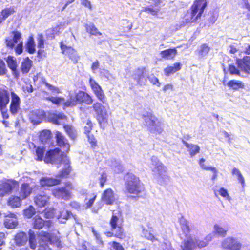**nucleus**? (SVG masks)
Here are the masks:
<instances>
[{"mask_svg": "<svg viewBox=\"0 0 250 250\" xmlns=\"http://www.w3.org/2000/svg\"><path fill=\"white\" fill-rule=\"evenodd\" d=\"M44 161L46 163L63 166L62 170L58 176L59 177H67L71 171L69 159L63 152L61 153L59 148H55L47 151L44 157Z\"/></svg>", "mask_w": 250, "mask_h": 250, "instance_id": "f257e3e1", "label": "nucleus"}, {"mask_svg": "<svg viewBox=\"0 0 250 250\" xmlns=\"http://www.w3.org/2000/svg\"><path fill=\"white\" fill-rule=\"evenodd\" d=\"M149 167L154 178L160 184H163L169 180L166 167L156 156H153L151 158Z\"/></svg>", "mask_w": 250, "mask_h": 250, "instance_id": "f03ea898", "label": "nucleus"}, {"mask_svg": "<svg viewBox=\"0 0 250 250\" xmlns=\"http://www.w3.org/2000/svg\"><path fill=\"white\" fill-rule=\"evenodd\" d=\"M92 102V98L87 93L81 90L78 92L71 91L69 92L68 100L64 103V107L74 106L82 103L89 105Z\"/></svg>", "mask_w": 250, "mask_h": 250, "instance_id": "7ed1b4c3", "label": "nucleus"}, {"mask_svg": "<svg viewBox=\"0 0 250 250\" xmlns=\"http://www.w3.org/2000/svg\"><path fill=\"white\" fill-rule=\"evenodd\" d=\"M208 0H196L191 7V11H188L185 16L187 23H192L200 18L207 6Z\"/></svg>", "mask_w": 250, "mask_h": 250, "instance_id": "20e7f679", "label": "nucleus"}, {"mask_svg": "<svg viewBox=\"0 0 250 250\" xmlns=\"http://www.w3.org/2000/svg\"><path fill=\"white\" fill-rule=\"evenodd\" d=\"M125 188L129 193L138 194L143 189L139 178L132 173L127 174L125 177Z\"/></svg>", "mask_w": 250, "mask_h": 250, "instance_id": "39448f33", "label": "nucleus"}, {"mask_svg": "<svg viewBox=\"0 0 250 250\" xmlns=\"http://www.w3.org/2000/svg\"><path fill=\"white\" fill-rule=\"evenodd\" d=\"M92 108L95 112L96 118L102 128H104L108 119V114L107 108L99 102H95L92 105Z\"/></svg>", "mask_w": 250, "mask_h": 250, "instance_id": "423d86ee", "label": "nucleus"}, {"mask_svg": "<svg viewBox=\"0 0 250 250\" xmlns=\"http://www.w3.org/2000/svg\"><path fill=\"white\" fill-rule=\"evenodd\" d=\"M123 220L119 212L113 213L110 221L111 230L115 236L120 238L123 236Z\"/></svg>", "mask_w": 250, "mask_h": 250, "instance_id": "0eeeda50", "label": "nucleus"}, {"mask_svg": "<svg viewBox=\"0 0 250 250\" xmlns=\"http://www.w3.org/2000/svg\"><path fill=\"white\" fill-rule=\"evenodd\" d=\"M146 125L152 132L160 134L163 131L162 123L151 113H146L143 116Z\"/></svg>", "mask_w": 250, "mask_h": 250, "instance_id": "6e6552de", "label": "nucleus"}, {"mask_svg": "<svg viewBox=\"0 0 250 250\" xmlns=\"http://www.w3.org/2000/svg\"><path fill=\"white\" fill-rule=\"evenodd\" d=\"M220 247L224 250H241L242 244L238 238L229 236L222 240Z\"/></svg>", "mask_w": 250, "mask_h": 250, "instance_id": "1a4fd4ad", "label": "nucleus"}, {"mask_svg": "<svg viewBox=\"0 0 250 250\" xmlns=\"http://www.w3.org/2000/svg\"><path fill=\"white\" fill-rule=\"evenodd\" d=\"M74 189L71 183H66L63 188H56L52 190V193L54 196L58 199L68 200L70 198L71 191Z\"/></svg>", "mask_w": 250, "mask_h": 250, "instance_id": "9d476101", "label": "nucleus"}, {"mask_svg": "<svg viewBox=\"0 0 250 250\" xmlns=\"http://www.w3.org/2000/svg\"><path fill=\"white\" fill-rule=\"evenodd\" d=\"M18 182L12 179H4L0 181V197L12 193L13 190L18 186Z\"/></svg>", "mask_w": 250, "mask_h": 250, "instance_id": "9b49d317", "label": "nucleus"}, {"mask_svg": "<svg viewBox=\"0 0 250 250\" xmlns=\"http://www.w3.org/2000/svg\"><path fill=\"white\" fill-rule=\"evenodd\" d=\"M39 236L41 237V241L43 243L53 244L57 247H60L62 245L60 237L58 236L42 231L40 233Z\"/></svg>", "mask_w": 250, "mask_h": 250, "instance_id": "f8f14e48", "label": "nucleus"}, {"mask_svg": "<svg viewBox=\"0 0 250 250\" xmlns=\"http://www.w3.org/2000/svg\"><path fill=\"white\" fill-rule=\"evenodd\" d=\"M89 84L97 99L103 103L105 104L106 99L101 86L91 78L89 79Z\"/></svg>", "mask_w": 250, "mask_h": 250, "instance_id": "ddd939ff", "label": "nucleus"}, {"mask_svg": "<svg viewBox=\"0 0 250 250\" xmlns=\"http://www.w3.org/2000/svg\"><path fill=\"white\" fill-rule=\"evenodd\" d=\"M61 48L62 53L67 56L74 63L78 62L79 57L76 51L73 48L64 44L63 42L61 43Z\"/></svg>", "mask_w": 250, "mask_h": 250, "instance_id": "4468645a", "label": "nucleus"}, {"mask_svg": "<svg viewBox=\"0 0 250 250\" xmlns=\"http://www.w3.org/2000/svg\"><path fill=\"white\" fill-rule=\"evenodd\" d=\"M11 102L10 105V111L13 115H16L20 110L21 99L13 91L11 92Z\"/></svg>", "mask_w": 250, "mask_h": 250, "instance_id": "2eb2a0df", "label": "nucleus"}, {"mask_svg": "<svg viewBox=\"0 0 250 250\" xmlns=\"http://www.w3.org/2000/svg\"><path fill=\"white\" fill-rule=\"evenodd\" d=\"M102 201L106 205H113L116 198L113 191L110 189L105 190L102 195Z\"/></svg>", "mask_w": 250, "mask_h": 250, "instance_id": "dca6fc26", "label": "nucleus"}, {"mask_svg": "<svg viewBox=\"0 0 250 250\" xmlns=\"http://www.w3.org/2000/svg\"><path fill=\"white\" fill-rule=\"evenodd\" d=\"M9 102V94L7 90L0 89V110L2 113L6 110L7 105Z\"/></svg>", "mask_w": 250, "mask_h": 250, "instance_id": "f3484780", "label": "nucleus"}, {"mask_svg": "<svg viewBox=\"0 0 250 250\" xmlns=\"http://www.w3.org/2000/svg\"><path fill=\"white\" fill-rule=\"evenodd\" d=\"M44 112L42 110L30 111L29 114V120L33 124H39L44 117Z\"/></svg>", "mask_w": 250, "mask_h": 250, "instance_id": "a211bd4d", "label": "nucleus"}, {"mask_svg": "<svg viewBox=\"0 0 250 250\" xmlns=\"http://www.w3.org/2000/svg\"><path fill=\"white\" fill-rule=\"evenodd\" d=\"M56 138L58 145L64 151L68 152L69 150L70 145L67 139L65 138L62 133L59 131H57L56 133Z\"/></svg>", "mask_w": 250, "mask_h": 250, "instance_id": "6ab92c4d", "label": "nucleus"}, {"mask_svg": "<svg viewBox=\"0 0 250 250\" xmlns=\"http://www.w3.org/2000/svg\"><path fill=\"white\" fill-rule=\"evenodd\" d=\"M4 225L6 228L9 229H14L18 225V221L16 215L12 213H9L5 215Z\"/></svg>", "mask_w": 250, "mask_h": 250, "instance_id": "aec40b11", "label": "nucleus"}, {"mask_svg": "<svg viewBox=\"0 0 250 250\" xmlns=\"http://www.w3.org/2000/svg\"><path fill=\"white\" fill-rule=\"evenodd\" d=\"M237 64L241 70L245 72L250 71V57L246 56L242 59L237 60Z\"/></svg>", "mask_w": 250, "mask_h": 250, "instance_id": "412c9836", "label": "nucleus"}, {"mask_svg": "<svg viewBox=\"0 0 250 250\" xmlns=\"http://www.w3.org/2000/svg\"><path fill=\"white\" fill-rule=\"evenodd\" d=\"M33 189V187L29 184L26 183L23 184L19 191V196L22 200L26 199L31 194Z\"/></svg>", "mask_w": 250, "mask_h": 250, "instance_id": "4be33fe9", "label": "nucleus"}, {"mask_svg": "<svg viewBox=\"0 0 250 250\" xmlns=\"http://www.w3.org/2000/svg\"><path fill=\"white\" fill-rule=\"evenodd\" d=\"M60 182V180L49 177H43L40 180V185L43 188L56 186Z\"/></svg>", "mask_w": 250, "mask_h": 250, "instance_id": "5701e85b", "label": "nucleus"}, {"mask_svg": "<svg viewBox=\"0 0 250 250\" xmlns=\"http://www.w3.org/2000/svg\"><path fill=\"white\" fill-rule=\"evenodd\" d=\"M49 197L44 193L37 195L34 198V202L37 206L42 208L45 207L48 203Z\"/></svg>", "mask_w": 250, "mask_h": 250, "instance_id": "b1692460", "label": "nucleus"}, {"mask_svg": "<svg viewBox=\"0 0 250 250\" xmlns=\"http://www.w3.org/2000/svg\"><path fill=\"white\" fill-rule=\"evenodd\" d=\"M27 241L28 237L26 233L22 231L17 233L14 237V242L18 246L24 245Z\"/></svg>", "mask_w": 250, "mask_h": 250, "instance_id": "393cba45", "label": "nucleus"}, {"mask_svg": "<svg viewBox=\"0 0 250 250\" xmlns=\"http://www.w3.org/2000/svg\"><path fill=\"white\" fill-rule=\"evenodd\" d=\"M51 223L50 221H44L40 217L36 216L34 218L33 226L35 229H40L43 226L49 227L51 226Z\"/></svg>", "mask_w": 250, "mask_h": 250, "instance_id": "a878e982", "label": "nucleus"}, {"mask_svg": "<svg viewBox=\"0 0 250 250\" xmlns=\"http://www.w3.org/2000/svg\"><path fill=\"white\" fill-rule=\"evenodd\" d=\"M177 53L175 48L168 49L160 52L161 56L162 58L167 60L173 59Z\"/></svg>", "mask_w": 250, "mask_h": 250, "instance_id": "bb28decb", "label": "nucleus"}, {"mask_svg": "<svg viewBox=\"0 0 250 250\" xmlns=\"http://www.w3.org/2000/svg\"><path fill=\"white\" fill-rule=\"evenodd\" d=\"M182 142L186 147L188 149V150L189 152L190 155L191 157H193L199 152L200 147L199 146L192 144H189L184 140L182 141Z\"/></svg>", "mask_w": 250, "mask_h": 250, "instance_id": "cd10ccee", "label": "nucleus"}, {"mask_svg": "<svg viewBox=\"0 0 250 250\" xmlns=\"http://www.w3.org/2000/svg\"><path fill=\"white\" fill-rule=\"evenodd\" d=\"M181 65L180 63H175L173 66H168L164 70V74L167 76L174 74L181 69Z\"/></svg>", "mask_w": 250, "mask_h": 250, "instance_id": "c85d7f7f", "label": "nucleus"}, {"mask_svg": "<svg viewBox=\"0 0 250 250\" xmlns=\"http://www.w3.org/2000/svg\"><path fill=\"white\" fill-rule=\"evenodd\" d=\"M22 199L20 196H11L8 201V205L12 208H18L21 205Z\"/></svg>", "mask_w": 250, "mask_h": 250, "instance_id": "c756f323", "label": "nucleus"}, {"mask_svg": "<svg viewBox=\"0 0 250 250\" xmlns=\"http://www.w3.org/2000/svg\"><path fill=\"white\" fill-rule=\"evenodd\" d=\"M209 50L210 47H209L206 44H202L198 48L197 50L199 58L200 59L206 58Z\"/></svg>", "mask_w": 250, "mask_h": 250, "instance_id": "7c9ffc66", "label": "nucleus"}, {"mask_svg": "<svg viewBox=\"0 0 250 250\" xmlns=\"http://www.w3.org/2000/svg\"><path fill=\"white\" fill-rule=\"evenodd\" d=\"M228 230L218 224L213 226V233L222 237H225L227 234Z\"/></svg>", "mask_w": 250, "mask_h": 250, "instance_id": "2f4dec72", "label": "nucleus"}, {"mask_svg": "<svg viewBox=\"0 0 250 250\" xmlns=\"http://www.w3.org/2000/svg\"><path fill=\"white\" fill-rule=\"evenodd\" d=\"M49 119L54 124L60 125L62 120L66 119V116L63 113L53 114L50 115Z\"/></svg>", "mask_w": 250, "mask_h": 250, "instance_id": "473e14b6", "label": "nucleus"}, {"mask_svg": "<svg viewBox=\"0 0 250 250\" xmlns=\"http://www.w3.org/2000/svg\"><path fill=\"white\" fill-rule=\"evenodd\" d=\"M32 61L30 60L28 57L23 60L21 63V69L23 73H27L31 66Z\"/></svg>", "mask_w": 250, "mask_h": 250, "instance_id": "72a5a7b5", "label": "nucleus"}, {"mask_svg": "<svg viewBox=\"0 0 250 250\" xmlns=\"http://www.w3.org/2000/svg\"><path fill=\"white\" fill-rule=\"evenodd\" d=\"M179 222L180 224L181 228L183 232L186 235H187L189 232V227L188 222L183 216H181L180 218H179Z\"/></svg>", "mask_w": 250, "mask_h": 250, "instance_id": "f704fd0d", "label": "nucleus"}, {"mask_svg": "<svg viewBox=\"0 0 250 250\" xmlns=\"http://www.w3.org/2000/svg\"><path fill=\"white\" fill-rule=\"evenodd\" d=\"M26 49L30 54H34L35 52V44L34 38L30 36L26 44Z\"/></svg>", "mask_w": 250, "mask_h": 250, "instance_id": "c9c22d12", "label": "nucleus"}, {"mask_svg": "<svg viewBox=\"0 0 250 250\" xmlns=\"http://www.w3.org/2000/svg\"><path fill=\"white\" fill-rule=\"evenodd\" d=\"M72 213L67 210L63 209L60 211L59 215H58V219L59 221L62 223H64L66 220L70 217Z\"/></svg>", "mask_w": 250, "mask_h": 250, "instance_id": "e433bc0d", "label": "nucleus"}, {"mask_svg": "<svg viewBox=\"0 0 250 250\" xmlns=\"http://www.w3.org/2000/svg\"><path fill=\"white\" fill-rule=\"evenodd\" d=\"M29 243L30 248L31 249L35 250L37 246V242L36 239V235L34 232L30 229L29 232Z\"/></svg>", "mask_w": 250, "mask_h": 250, "instance_id": "4c0bfd02", "label": "nucleus"}, {"mask_svg": "<svg viewBox=\"0 0 250 250\" xmlns=\"http://www.w3.org/2000/svg\"><path fill=\"white\" fill-rule=\"evenodd\" d=\"M232 174L237 177V180L241 184L242 187H244L245 186V179L240 171L238 168H234L232 169Z\"/></svg>", "mask_w": 250, "mask_h": 250, "instance_id": "58836bf2", "label": "nucleus"}, {"mask_svg": "<svg viewBox=\"0 0 250 250\" xmlns=\"http://www.w3.org/2000/svg\"><path fill=\"white\" fill-rule=\"evenodd\" d=\"M45 152V148L43 146H39L36 148L35 150V159L38 161H42L44 159V153Z\"/></svg>", "mask_w": 250, "mask_h": 250, "instance_id": "ea45409f", "label": "nucleus"}, {"mask_svg": "<svg viewBox=\"0 0 250 250\" xmlns=\"http://www.w3.org/2000/svg\"><path fill=\"white\" fill-rule=\"evenodd\" d=\"M51 135V133L49 130H44L40 133V140L42 143H46L50 140Z\"/></svg>", "mask_w": 250, "mask_h": 250, "instance_id": "a19ab883", "label": "nucleus"}, {"mask_svg": "<svg viewBox=\"0 0 250 250\" xmlns=\"http://www.w3.org/2000/svg\"><path fill=\"white\" fill-rule=\"evenodd\" d=\"M228 86L234 90H237L244 87V84L239 81L231 80L228 83Z\"/></svg>", "mask_w": 250, "mask_h": 250, "instance_id": "79ce46f5", "label": "nucleus"}, {"mask_svg": "<svg viewBox=\"0 0 250 250\" xmlns=\"http://www.w3.org/2000/svg\"><path fill=\"white\" fill-rule=\"evenodd\" d=\"M151 228L148 229L143 228L142 235L146 239L153 242L155 240H157V239L155 238L153 234L151 233Z\"/></svg>", "mask_w": 250, "mask_h": 250, "instance_id": "37998d69", "label": "nucleus"}, {"mask_svg": "<svg viewBox=\"0 0 250 250\" xmlns=\"http://www.w3.org/2000/svg\"><path fill=\"white\" fill-rule=\"evenodd\" d=\"M8 66L13 71L16 70L17 64L15 59L12 56H8L6 60Z\"/></svg>", "mask_w": 250, "mask_h": 250, "instance_id": "c03bdc74", "label": "nucleus"}, {"mask_svg": "<svg viewBox=\"0 0 250 250\" xmlns=\"http://www.w3.org/2000/svg\"><path fill=\"white\" fill-rule=\"evenodd\" d=\"M96 197L97 195L95 193L86 195V197L85 199V203L87 208H89L92 206Z\"/></svg>", "mask_w": 250, "mask_h": 250, "instance_id": "a18cd8bd", "label": "nucleus"}, {"mask_svg": "<svg viewBox=\"0 0 250 250\" xmlns=\"http://www.w3.org/2000/svg\"><path fill=\"white\" fill-rule=\"evenodd\" d=\"M85 28L87 32L89 33L91 35H101V33L98 31L97 28L93 23H90L89 24H86Z\"/></svg>", "mask_w": 250, "mask_h": 250, "instance_id": "49530a36", "label": "nucleus"}, {"mask_svg": "<svg viewBox=\"0 0 250 250\" xmlns=\"http://www.w3.org/2000/svg\"><path fill=\"white\" fill-rule=\"evenodd\" d=\"M158 8H153L150 6L144 7L141 10L140 13L145 12L146 13L150 14L153 16H156L159 11Z\"/></svg>", "mask_w": 250, "mask_h": 250, "instance_id": "de8ad7c7", "label": "nucleus"}, {"mask_svg": "<svg viewBox=\"0 0 250 250\" xmlns=\"http://www.w3.org/2000/svg\"><path fill=\"white\" fill-rule=\"evenodd\" d=\"M49 100L53 104L60 105L63 104V108L64 109L66 107H64V103L66 102L65 101L64 98L62 97H51L48 98Z\"/></svg>", "mask_w": 250, "mask_h": 250, "instance_id": "09e8293b", "label": "nucleus"}, {"mask_svg": "<svg viewBox=\"0 0 250 250\" xmlns=\"http://www.w3.org/2000/svg\"><path fill=\"white\" fill-rule=\"evenodd\" d=\"M64 128L69 136L74 139L76 137V132L73 127L68 125L64 126Z\"/></svg>", "mask_w": 250, "mask_h": 250, "instance_id": "8fccbe9b", "label": "nucleus"}, {"mask_svg": "<svg viewBox=\"0 0 250 250\" xmlns=\"http://www.w3.org/2000/svg\"><path fill=\"white\" fill-rule=\"evenodd\" d=\"M218 193L226 200L230 202L231 200V197L229 195L228 190L223 188H221L218 191Z\"/></svg>", "mask_w": 250, "mask_h": 250, "instance_id": "3c124183", "label": "nucleus"}, {"mask_svg": "<svg viewBox=\"0 0 250 250\" xmlns=\"http://www.w3.org/2000/svg\"><path fill=\"white\" fill-rule=\"evenodd\" d=\"M35 213L34 208L30 206L24 210V215L28 218H31Z\"/></svg>", "mask_w": 250, "mask_h": 250, "instance_id": "603ef678", "label": "nucleus"}, {"mask_svg": "<svg viewBox=\"0 0 250 250\" xmlns=\"http://www.w3.org/2000/svg\"><path fill=\"white\" fill-rule=\"evenodd\" d=\"M14 12V10L13 7L6 8L2 10L1 12V16L6 19L10 15Z\"/></svg>", "mask_w": 250, "mask_h": 250, "instance_id": "864d4df0", "label": "nucleus"}, {"mask_svg": "<svg viewBox=\"0 0 250 250\" xmlns=\"http://www.w3.org/2000/svg\"><path fill=\"white\" fill-rule=\"evenodd\" d=\"M37 47L38 48H44V38L42 34H39L37 36Z\"/></svg>", "mask_w": 250, "mask_h": 250, "instance_id": "5fc2aeb1", "label": "nucleus"}, {"mask_svg": "<svg viewBox=\"0 0 250 250\" xmlns=\"http://www.w3.org/2000/svg\"><path fill=\"white\" fill-rule=\"evenodd\" d=\"M61 24L60 25H58L55 26V27L51 29H48L47 31V34L48 36H49L50 34H52L53 35H54L55 34H57L58 33L60 32V30L62 29V30L63 29V28H61Z\"/></svg>", "mask_w": 250, "mask_h": 250, "instance_id": "6e6d98bb", "label": "nucleus"}, {"mask_svg": "<svg viewBox=\"0 0 250 250\" xmlns=\"http://www.w3.org/2000/svg\"><path fill=\"white\" fill-rule=\"evenodd\" d=\"M45 85L48 89L55 94L61 93V91L59 88L54 86L48 83H46Z\"/></svg>", "mask_w": 250, "mask_h": 250, "instance_id": "4d7b16f0", "label": "nucleus"}, {"mask_svg": "<svg viewBox=\"0 0 250 250\" xmlns=\"http://www.w3.org/2000/svg\"><path fill=\"white\" fill-rule=\"evenodd\" d=\"M92 123L91 121L88 120L86 122V125L84 126V133L85 134H90L91 130L92 129Z\"/></svg>", "mask_w": 250, "mask_h": 250, "instance_id": "13d9d810", "label": "nucleus"}, {"mask_svg": "<svg viewBox=\"0 0 250 250\" xmlns=\"http://www.w3.org/2000/svg\"><path fill=\"white\" fill-rule=\"evenodd\" d=\"M12 33L13 34V37L11 39L12 40H13V42L15 44L17 43L21 39V34L17 31H14Z\"/></svg>", "mask_w": 250, "mask_h": 250, "instance_id": "bf43d9fd", "label": "nucleus"}, {"mask_svg": "<svg viewBox=\"0 0 250 250\" xmlns=\"http://www.w3.org/2000/svg\"><path fill=\"white\" fill-rule=\"evenodd\" d=\"M109 245H110L113 250H124L123 247L118 243L116 242H112L109 243Z\"/></svg>", "mask_w": 250, "mask_h": 250, "instance_id": "052dcab7", "label": "nucleus"}, {"mask_svg": "<svg viewBox=\"0 0 250 250\" xmlns=\"http://www.w3.org/2000/svg\"><path fill=\"white\" fill-rule=\"evenodd\" d=\"M143 74V72L142 69H138L137 70L135 71L134 73L132 75L133 78L136 80L137 82L139 80V78L142 77V75Z\"/></svg>", "mask_w": 250, "mask_h": 250, "instance_id": "680f3d73", "label": "nucleus"}, {"mask_svg": "<svg viewBox=\"0 0 250 250\" xmlns=\"http://www.w3.org/2000/svg\"><path fill=\"white\" fill-rule=\"evenodd\" d=\"M6 73V68L4 61L0 59V75H4Z\"/></svg>", "mask_w": 250, "mask_h": 250, "instance_id": "e2e57ef3", "label": "nucleus"}, {"mask_svg": "<svg viewBox=\"0 0 250 250\" xmlns=\"http://www.w3.org/2000/svg\"><path fill=\"white\" fill-rule=\"evenodd\" d=\"M88 141L91 144L92 147H94L96 146V140L92 134H86Z\"/></svg>", "mask_w": 250, "mask_h": 250, "instance_id": "0e129e2a", "label": "nucleus"}, {"mask_svg": "<svg viewBox=\"0 0 250 250\" xmlns=\"http://www.w3.org/2000/svg\"><path fill=\"white\" fill-rule=\"evenodd\" d=\"M101 187H103L104 183L107 180V175L105 173H103L99 178Z\"/></svg>", "mask_w": 250, "mask_h": 250, "instance_id": "69168bd1", "label": "nucleus"}, {"mask_svg": "<svg viewBox=\"0 0 250 250\" xmlns=\"http://www.w3.org/2000/svg\"><path fill=\"white\" fill-rule=\"evenodd\" d=\"M91 229L94 236L95 237V238L97 240V243L98 244H102L103 242L99 234H98L97 232L95 231L93 227H91Z\"/></svg>", "mask_w": 250, "mask_h": 250, "instance_id": "338daca9", "label": "nucleus"}, {"mask_svg": "<svg viewBox=\"0 0 250 250\" xmlns=\"http://www.w3.org/2000/svg\"><path fill=\"white\" fill-rule=\"evenodd\" d=\"M38 250H52L46 243L42 241L40 242V246Z\"/></svg>", "mask_w": 250, "mask_h": 250, "instance_id": "774afa93", "label": "nucleus"}]
</instances>
